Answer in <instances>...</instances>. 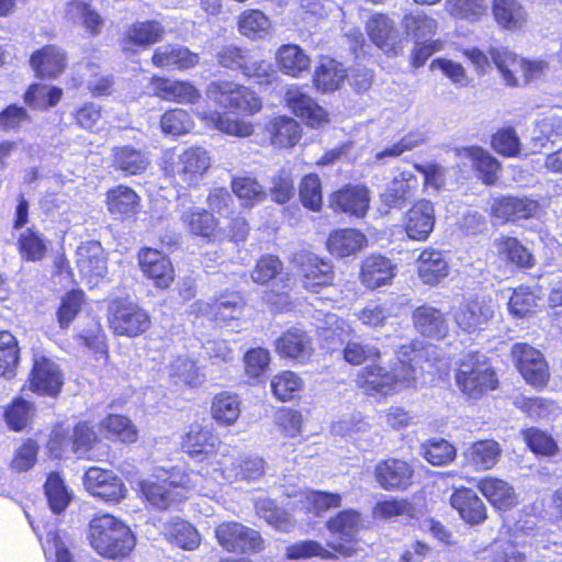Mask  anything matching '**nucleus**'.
Here are the masks:
<instances>
[{
	"mask_svg": "<svg viewBox=\"0 0 562 562\" xmlns=\"http://www.w3.org/2000/svg\"><path fill=\"white\" fill-rule=\"evenodd\" d=\"M419 350L415 341L401 345L395 351V361L387 368L379 363L364 366L356 374V386L367 397L387 398L406 390L417 387V358Z\"/></svg>",
	"mask_w": 562,
	"mask_h": 562,
	"instance_id": "nucleus-1",
	"label": "nucleus"
},
{
	"mask_svg": "<svg viewBox=\"0 0 562 562\" xmlns=\"http://www.w3.org/2000/svg\"><path fill=\"white\" fill-rule=\"evenodd\" d=\"M198 474L179 467L160 469L138 482L137 495L147 507L158 512L170 510L189 499L196 488L193 476Z\"/></svg>",
	"mask_w": 562,
	"mask_h": 562,
	"instance_id": "nucleus-2",
	"label": "nucleus"
},
{
	"mask_svg": "<svg viewBox=\"0 0 562 562\" xmlns=\"http://www.w3.org/2000/svg\"><path fill=\"white\" fill-rule=\"evenodd\" d=\"M88 541L99 557L110 561L127 559L136 547L131 527L109 513H98L90 519Z\"/></svg>",
	"mask_w": 562,
	"mask_h": 562,
	"instance_id": "nucleus-3",
	"label": "nucleus"
},
{
	"mask_svg": "<svg viewBox=\"0 0 562 562\" xmlns=\"http://www.w3.org/2000/svg\"><path fill=\"white\" fill-rule=\"evenodd\" d=\"M454 382L468 400L479 401L501 386L497 369L479 351L467 352L454 370Z\"/></svg>",
	"mask_w": 562,
	"mask_h": 562,
	"instance_id": "nucleus-4",
	"label": "nucleus"
},
{
	"mask_svg": "<svg viewBox=\"0 0 562 562\" xmlns=\"http://www.w3.org/2000/svg\"><path fill=\"white\" fill-rule=\"evenodd\" d=\"M100 439L94 427L87 420L75 424L72 429L61 423L53 425L46 441V453L54 460L75 456L79 460H93V450Z\"/></svg>",
	"mask_w": 562,
	"mask_h": 562,
	"instance_id": "nucleus-5",
	"label": "nucleus"
},
{
	"mask_svg": "<svg viewBox=\"0 0 562 562\" xmlns=\"http://www.w3.org/2000/svg\"><path fill=\"white\" fill-rule=\"evenodd\" d=\"M211 167L209 153L199 146L189 147L181 153L167 150L160 162V170L175 188L189 190L195 188Z\"/></svg>",
	"mask_w": 562,
	"mask_h": 562,
	"instance_id": "nucleus-6",
	"label": "nucleus"
},
{
	"mask_svg": "<svg viewBox=\"0 0 562 562\" xmlns=\"http://www.w3.org/2000/svg\"><path fill=\"white\" fill-rule=\"evenodd\" d=\"M205 94L226 113L235 115L254 116L263 108L261 97L251 87L234 80L211 81L206 87Z\"/></svg>",
	"mask_w": 562,
	"mask_h": 562,
	"instance_id": "nucleus-7",
	"label": "nucleus"
},
{
	"mask_svg": "<svg viewBox=\"0 0 562 562\" xmlns=\"http://www.w3.org/2000/svg\"><path fill=\"white\" fill-rule=\"evenodd\" d=\"M106 324L114 336L137 338L153 325L151 317L143 306L130 296H116L106 306Z\"/></svg>",
	"mask_w": 562,
	"mask_h": 562,
	"instance_id": "nucleus-8",
	"label": "nucleus"
},
{
	"mask_svg": "<svg viewBox=\"0 0 562 562\" xmlns=\"http://www.w3.org/2000/svg\"><path fill=\"white\" fill-rule=\"evenodd\" d=\"M65 374L61 367L52 357L36 352L21 392L27 390L35 395L56 398L63 391Z\"/></svg>",
	"mask_w": 562,
	"mask_h": 562,
	"instance_id": "nucleus-9",
	"label": "nucleus"
},
{
	"mask_svg": "<svg viewBox=\"0 0 562 562\" xmlns=\"http://www.w3.org/2000/svg\"><path fill=\"white\" fill-rule=\"evenodd\" d=\"M214 537L223 551L228 553L258 554L266 549L261 533L236 520L218 522Z\"/></svg>",
	"mask_w": 562,
	"mask_h": 562,
	"instance_id": "nucleus-10",
	"label": "nucleus"
},
{
	"mask_svg": "<svg viewBox=\"0 0 562 562\" xmlns=\"http://www.w3.org/2000/svg\"><path fill=\"white\" fill-rule=\"evenodd\" d=\"M326 529L338 538L327 547L339 558H351L359 551L358 533L362 527L361 514L352 508L342 509L327 519Z\"/></svg>",
	"mask_w": 562,
	"mask_h": 562,
	"instance_id": "nucleus-11",
	"label": "nucleus"
},
{
	"mask_svg": "<svg viewBox=\"0 0 562 562\" xmlns=\"http://www.w3.org/2000/svg\"><path fill=\"white\" fill-rule=\"evenodd\" d=\"M180 450L196 462H210L216 458L222 439L211 423L193 422L180 437Z\"/></svg>",
	"mask_w": 562,
	"mask_h": 562,
	"instance_id": "nucleus-12",
	"label": "nucleus"
},
{
	"mask_svg": "<svg viewBox=\"0 0 562 562\" xmlns=\"http://www.w3.org/2000/svg\"><path fill=\"white\" fill-rule=\"evenodd\" d=\"M302 288L314 294L335 285L336 271L333 262L313 252H302L294 261Z\"/></svg>",
	"mask_w": 562,
	"mask_h": 562,
	"instance_id": "nucleus-13",
	"label": "nucleus"
},
{
	"mask_svg": "<svg viewBox=\"0 0 562 562\" xmlns=\"http://www.w3.org/2000/svg\"><path fill=\"white\" fill-rule=\"evenodd\" d=\"M217 65L229 70H238L247 79L258 85H271L273 71L271 65L263 59H252L246 49L228 45L216 53Z\"/></svg>",
	"mask_w": 562,
	"mask_h": 562,
	"instance_id": "nucleus-14",
	"label": "nucleus"
},
{
	"mask_svg": "<svg viewBox=\"0 0 562 562\" xmlns=\"http://www.w3.org/2000/svg\"><path fill=\"white\" fill-rule=\"evenodd\" d=\"M515 368L527 384L543 390L550 381L549 364L540 350L527 342H516L510 348Z\"/></svg>",
	"mask_w": 562,
	"mask_h": 562,
	"instance_id": "nucleus-15",
	"label": "nucleus"
},
{
	"mask_svg": "<svg viewBox=\"0 0 562 562\" xmlns=\"http://www.w3.org/2000/svg\"><path fill=\"white\" fill-rule=\"evenodd\" d=\"M378 485L387 492H404L417 483L416 465L404 458L387 457L380 460L373 469Z\"/></svg>",
	"mask_w": 562,
	"mask_h": 562,
	"instance_id": "nucleus-16",
	"label": "nucleus"
},
{
	"mask_svg": "<svg viewBox=\"0 0 562 562\" xmlns=\"http://www.w3.org/2000/svg\"><path fill=\"white\" fill-rule=\"evenodd\" d=\"M136 260L142 276L155 289L167 290L176 280V269L171 258L162 250L143 246L136 252Z\"/></svg>",
	"mask_w": 562,
	"mask_h": 562,
	"instance_id": "nucleus-17",
	"label": "nucleus"
},
{
	"mask_svg": "<svg viewBox=\"0 0 562 562\" xmlns=\"http://www.w3.org/2000/svg\"><path fill=\"white\" fill-rule=\"evenodd\" d=\"M540 212L539 201L529 195L504 194L492 199L488 215L505 225L536 218Z\"/></svg>",
	"mask_w": 562,
	"mask_h": 562,
	"instance_id": "nucleus-18",
	"label": "nucleus"
},
{
	"mask_svg": "<svg viewBox=\"0 0 562 562\" xmlns=\"http://www.w3.org/2000/svg\"><path fill=\"white\" fill-rule=\"evenodd\" d=\"M285 108L310 128H321L330 122L329 113L302 86H290L283 95Z\"/></svg>",
	"mask_w": 562,
	"mask_h": 562,
	"instance_id": "nucleus-19",
	"label": "nucleus"
},
{
	"mask_svg": "<svg viewBox=\"0 0 562 562\" xmlns=\"http://www.w3.org/2000/svg\"><path fill=\"white\" fill-rule=\"evenodd\" d=\"M166 30L157 20L135 21L127 25L119 37L121 52L132 57L165 38Z\"/></svg>",
	"mask_w": 562,
	"mask_h": 562,
	"instance_id": "nucleus-20",
	"label": "nucleus"
},
{
	"mask_svg": "<svg viewBox=\"0 0 562 562\" xmlns=\"http://www.w3.org/2000/svg\"><path fill=\"white\" fill-rule=\"evenodd\" d=\"M82 483L91 496L110 504L120 503L127 494L124 482L114 471L98 465L85 471Z\"/></svg>",
	"mask_w": 562,
	"mask_h": 562,
	"instance_id": "nucleus-21",
	"label": "nucleus"
},
{
	"mask_svg": "<svg viewBox=\"0 0 562 562\" xmlns=\"http://www.w3.org/2000/svg\"><path fill=\"white\" fill-rule=\"evenodd\" d=\"M488 54L494 65L502 74L506 85L510 87H516L518 85L515 70L520 69L525 82H529L532 79L538 78L544 69V63L519 58L507 48L492 47L488 49Z\"/></svg>",
	"mask_w": 562,
	"mask_h": 562,
	"instance_id": "nucleus-22",
	"label": "nucleus"
},
{
	"mask_svg": "<svg viewBox=\"0 0 562 562\" xmlns=\"http://www.w3.org/2000/svg\"><path fill=\"white\" fill-rule=\"evenodd\" d=\"M180 220L187 233L203 244L212 245L224 237L225 228L220 218L207 209L192 206L182 213Z\"/></svg>",
	"mask_w": 562,
	"mask_h": 562,
	"instance_id": "nucleus-23",
	"label": "nucleus"
},
{
	"mask_svg": "<svg viewBox=\"0 0 562 562\" xmlns=\"http://www.w3.org/2000/svg\"><path fill=\"white\" fill-rule=\"evenodd\" d=\"M328 207L336 214L363 218L370 209V191L364 184H344L329 193Z\"/></svg>",
	"mask_w": 562,
	"mask_h": 562,
	"instance_id": "nucleus-24",
	"label": "nucleus"
},
{
	"mask_svg": "<svg viewBox=\"0 0 562 562\" xmlns=\"http://www.w3.org/2000/svg\"><path fill=\"white\" fill-rule=\"evenodd\" d=\"M68 64L67 52L56 44H46L33 50L29 58L34 76L41 80L58 79L67 70Z\"/></svg>",
	"mask_w": 562,
	"mask_h": 562,
	"instance_id": "nucleus-25",
	"label": "nucleus"
},
{
	"mask_svg": "<svg viewBox=\"0 0 562 562\" xmlns=\"http://www.w3.org/2000/svg\"><path fill=\"white\" fill-rule=\"evenodd\" d=\"M262 135L274 149L289 150L301 142L303 128L296 119L286 114H278L263 124Z\"/></svg>",
	"mask_w": 562,
	"mask_h": 562,
	"instance_id": "nucleus-26",
	"label": "nucleus"
},
{
	"mask_svg": "<svg viewBox=\"0 0 562 562\" xmlns=\"http://www.w3.org/2000/svg\"><path fill=\"white\" fill-rule=\"evenodd\" d=\"M366 33L371 43L387 57L403 54V41L397 36L394 22L385 13L372 14L364 24Z\"/></svg>",
	"mask_w": 562,
	"mask_h": 562,
	"instance_id": "nucleus-27",
	"label": "nucleus"
},
{
	"mask_svg": "<svg viewBox=\"0 0 562 562\" xmlns=\"http://www.w3.org/2000/svg\"><path fill=\"white\" fill-rule=\"evenodd\" d=\"M274 351L281 359L306 364L314 353L313 338L302 328L290 327L276 339Z\"/></svg>",
	"mask_w": 562,
	"mask_h": 562,
	"instance_id": "nucleus-28",
	"label": "nucleus"
},
{
	"mask_svg": "<svg viewBox=\"0 0 562 562\" xmlns=\"http://www.w3.org/2000/svg\"><path fill=\"white\" fill-rule=\"evenodd\" d=\"M435 223V207L427 199L416 200L402 218L403 231L408 239L415 241H426L434 231Z\"/></svg>",
	"mask_w": 562,
	"mask_h": 562,
	"instance_id": "nucleus-29",
	"label": "nucleus"
},
{
	"mask_svg": "<svg viewBox=\"0 0 562 562\" xmlns=\"http://www.w3.org/2000/svg\"><path fill=\"white\" fill-rule=\"evenodd\" d=\"M77 268L87 283L97 285L108 273L105 251L99 240L81 243L77 249Z\"/></svg>",
	"mask_w": 562,
	"mask_h": 562,
	"instance_id": "nucleus-30",
	"label": "nucleus"
},
{
	"mask_svg": "<svg viewBox=\"0 0 562 562\" xmlns=\"http://www.w3.org/2000/svg\"><path fill=\"white\" fill-rule=\"evenodd\" d=\"M397 272L396 265L386 256L373 252L363 258L359 268V281L370 291L390 285Z\"/></svg>",
	"mask_w": 562,
	"mask_h": 562,
	"instance_id": "nucleus-31",
	"label": "nucleus"
},
{
	"mask_svg": "<svg viewBox=\"0 0 562 562\" xmlns=\"http://www.w3.org/2000/svg\"><path fill=\"white\" fill-rule=\"evenodd\" d=\"M449 503L465 525L479 526L488 518L486 505L471 487L454 488L450 494Z\"/></svg>",
	"mask_w": 562,
	"mask_h": 562,
	"instance_id": "nucleus-32",
	"label": "nucleus"
},
{
	"mask_svg": "<svg viewBox=\"0 0 562 562\" xmlns=\"http://www.w3.org/2000/svg\"><path fill=\"white\" fill-rule=\"evenodd\" d=\"M494 310L490 301L479 296L465 300L453 314L457 326L467 334L484 329L493 318Z\"/></svg>",
	"mask_w": 562,
	"mask_h": 562,
	"instance_id": "nucleus-33",
	"label": "nucleus"
},
{
	"mask_svg": "<svg viewBox=\"0 0 562 562\" xmlns=\"http://www.w3.org/2000/svg\"><path fill=\"white\" fill-rule=\"evenodd\" d=\"M150 85L154 95L164 101L194 104L201 99L199 89L188 80H172L162 76H153Z\"/></svg>",
	"mask_w": 562,
	"mask_h": 562,
	"instance_id": "nucleus-34",
	"label": "nucleus"
},
{
	"mask_svg": "<svg viewBox=\"0 0 562 562\" xmlns=\"http://www.w3.org/2000/svg\"><path fill=\"white\" fill-rule=\"evenodd\" d=\"M412 323L415 330L429 340L441 341L449 335V324L445 314L427 304L413 311Z\"/></svg>",
	"mask_w": 562,
	"mask_h": 562,
	"instance_id": "nucleus-35",
	"label": "nucleus"
},
{
	"mask_svg": "<svg viewBox=\"0 0 562 562\" xmlns=\"http://www.w3.org/2000/svg\"><path fill=\"white\" fill-rule=\"evenodd\" d=\"M150 164L149 153L131 144L117 145L111 149V167L124 176L143 175Z\"/></svg>",
	"mask_w": 562,
	"mask_h": 562,
	"instance_id": "nucleus-36",
	"label": "nucleus"
},
{
	"mask_svg": "<svg viewBox=\"0 0 562 562\" xmlns=\"http://www.w3.org/2000/svg\"><path fill=\"white\" fill-rule=\"evenodd\" d=\"M457 156L467 158L477 179L485 186H494L499 179L502 164L485 148L476 145L457 149Z\"/></svg>",
	"mask_w": 562,
	"mask_h": 562,
	"instance_id": "nucleus-37",
	"label": "nucleus"
},
{
	"mask_svg": "<svg viewBox=\"0 0 562 562\" xmlns=\"http://www.w3.org/2000/svg\"><path fill=\"white\" fill-rule=\"evenodd\" d=\"M151 64L159 69L189 70L200 64V55L189 47L167 44L157 47L150 57Z\"/></svg>",
	"mask_w": 562,
	"mask_h": 562,
	"instance_id": "nucleus-38",
	"label": "nucleus"
},
{
	"mask_svg": "<svg viewBox=\"0 0 562 562\" xmlns=\"http://www.w3.org/2000/svg\"><path fill=\"white\" fill-rule=\"evenodd\" d=\"M139 194L127 184H117L105 192L106 211L117 220L134 218L139 213Z\"/></svg>",
	"mask_w": 562,
	"mask_h": 562,
	"instance_id": "nucleus-39",
	"label": "nucleus"
},
{
	"mask_svg": "<svg viewBox=\"0 0 562 562\" xmlns=\"http://www.w3.org/2000/svg\"><path fill=\"white\" fill-rule=\"evenodd\" d=\"M319 348L327 355L340 352L353 334L351 325L335 314L326 316L324 325L316 330Z\"/></svg>",
	"mask_w": 562,
	"mask_h": 562,
	"instance_id": "nucleus-40",
	"label": "nucleus"
},
{
	"mask_svg": "<svg viewBox=\"0 0 562 562\" xmlns=\"http://www.w3.org/2000/svg\"><path fill=\"white\" fill-rule=\"evenodd\" d=\"M247 306L244 294L239 291H225L214 297L206 307L209 317L220 324L239 319Z\"/></svg>",
	"mask_w": 562,
	"mask_h": 562,
	"instance_id": "nucleus-41",
	"label": "nucleus"
},
{
	"mask_svg": "<svg viewBox=\"0 0 562 562\" xmlns=\"http://www.w3.org/2000/svg\"><path fill=\"white\" fill-rule=\"evenodd\" d=\"M417 274L426 285H437L450 273V266L443 252L434 248L425 247L416 260Z\"/></svg>",
	"mask_w": 562,
	"mask_h": 562,
	"instance_id": "nucleus-42",
	"label": "nucleus"
},
{
	"mask_svg": "<svg viewBox=\"0 0 562 562\" xmlns=\"http://www.w3.org/2000/svg\"><path fill=\"white\" fill-rule=\"evenodd\" d=\"M475 486L495 509L507 510L517 505V495L514 487L501 477L483 476L477 480Z\"/></svg>",
	"mask_w": 562,
	"mask_h": 562,
	"instance_id": "nucleus-43",
	"label": "nucleus"
},
{
	"mask_svg": "<svg viewBox=\"0 0 562 562\" xmlns=\"http://www.w3.org/2000/svg\"><path fill=\"white\" fill-rule=\"evenodd\" d=\"M295 496L299 497L300 510L315 518L323 517L330 509L339 508L342 503L339 493L323 490H300Z\"/></svg>",
	"mask_w": 562,
	"mask_h": 562,
	"instance_id": "nucleus-44",
	"label": "nucleus"
},
{
	"mask_svg": "<svg viewBox=\"0 0 562 562\" xmlns=\"http://www.w3.org/2000/svg\"><path fill=\"white\" fill-rule=\"evenodd\" d=\"M418 178L411 171H402L380 194V201L386 209H402L414 196L418 188Z\"/></svg>",
	"mask_w": 562,
	"mask_h": 562,
	"instance_id": "nucleus-45",
	"label": "nucleus"
},
{
	"mask_svg": "<svg viewBox=\"0 0 562 562\" xmlns=\"http://www.w3.org/2000/svg\"><path fill=\"white\" fill-rule=\"evenodd\" d=\"M494 247L498 259L507 266L527 270L536 265L532 252L517 237L502 235L495 239Z\"/></svg>",
	"mask_w": 562,
	"mask_h": 562,
	"instance_id": "nucleus-46",
	"label": "nucleus"
},
{
	"mask_svg": "<svg viewBox=\"0 0 562 562\" xmlns=\"http://www.w3.org/2000/svg\"><path fill=\"white\" fill-rule=\"evenodd\" d=\"M501 443L494 439H477L463 452L465 462L475 471H488L502 457Z\"/></svg>",
	"mask_w": 562,
	"mask_h": 562,
	"instance_id": "nucleus-47",
	"label": "nucleus"
},
{
	"mask_svg": "<svg viewBox=\"0 0 562 562\" xmlns=\"http://www.w3.org/2000/svg\"><path fill=\"white\" fill-rule=\"evenodd\" d=\"M491 13L496 25L509 32L521 30L528 21L527 10L519 0H492Z\"/></svg>",
	"mask_w": 562,
	"mask_h": 562,
	"instance_id": "nucleus-48",
	"label": "nucleus"
},
{
	"mask_svg": "<svg viewBox=\"0 0 562 562\" xmlns=\"http://www.w3.org/2000/svg\"><path fill=\"white\" fill-rule=\"evenodd\" d=\"M103 437L112 442L132 445L138 440V429L124 414H106L99 423Z\"/></svg>",
	"mask_w": 562,
	"mask_h": 562,
	"instance_id": "nucleus-49",
	"label": "nucleus"
},
{
	"mask_svg": "<svg viewBox=\"0 0 562 562\" xmlns=\"http://www.w3.org/2000/svg\"><path fill=\"white\" fill-rule=\"evenodd\" d=\"M367 244L366 235L357 228H336L329 233L326 240L327 250L340 258L360 251Z\"/></svg>",
	"mask_w": 562,
	"mask_h": 562,
	"instance_id": "nucleus-50",
	"label": "nucleus"
},
{
	"mask_svg": "<svg viewBox=\"0 0 562 562\" xmlns=\"http://www.w3.org/2000/svg\"><path fill=\"white\" fill-rule=\"evenodd\" d=\"M347 78V71L342 64L336 59L323 56L313 74V85L318 91L333 92L340 88Z\"/></svg>",
	"mask_w": 562,
	"mask_h": 562,
	"instance_id": "nucleus-51",
	"label": "nucleus"
},
{
	"mask_svg": "<svg viewBox=\"0 0 562 562\" xmlns=\"http://www.w3.org/2000/svg\"><path fill=\"white\" fill-rule=\"evenodd\" d=\"M277 66L283 74L297 78L310 69L311 59L296 44H283L276 54Z\"/></svg>",
	"mask_w": 562,
	"mask_h": 562,
	"instance_id": "nucleus-52",
	"label": "nucleus"
},
{
	"mask_svg": "<svg viewBox=\"0 0 562 562\" xmlns=\"http://www.w3.org/2000/svg\"><path fill=\"white\" fill-rule=\"evenodd\" d=\"M48 241L34 226L25 228L16 238V250L24 261H42L48 252Z\"/></svg>",
	"mask_w": 562,
	"mask_h": 562,
	"instance_id": "nucleus-53",
	"label": "nucleus"
},
{
	"mask_svg": "<svg viewBox=\"0 0 562 562\" xmlns=\"http://www.w3.org/2000/svg\"><path fill=\"white\" fill-rule=\"evenodd\" d=\"M211 416L222 426L235 425L240 416L238 395L229 391L216 393L211 402Z\"/></svg>",
	"mask_w": 562,
	"mask_h": 562,
	"instance_id": "nucleus-54",
	"label": "nucleus"
},
{
	"mask_svg": "<svg viewBox=\"0 0 562 562\" xmlns=\"http://www.w3.org/2000/svg\"><path fill=\"white\" fill-rule=\"evenodd\" d=\"M165 537L170 543L188 551L198 549L201 543L198 529L191 522L180 518L166 522Z\"/></svg>",
	"mask_w": 562,
	"mask_h": 562,
	"instance_id": "nucleus-55",
	"label": "nucleus"
},
{
	"mask_svg": "<svg viewBox=\"0 0 562 562\" xmlns=\"http://www.w3.org/2000/svg\"><path fill=\"white\" fill-rule=\"evenodd\" d=\"M64 91L58 86H47L41 82H32L25 89L22 99L30 109L47 110L56 106Z\"/></svg>",
	"mask_w": 562,
	"mask_h": 562,
	"instance_id": "nucleus-56",
	"label": "nucleus"
},
{
	"mask_svg": "<svg viewBox=\"0 0 562 562\" xmlns=\"http://www.w3.org/2000/svg\"><path fill=\"white\" fill-rule=\"evenodd\" d=\"M200 119L211 124L217 131L231 136L248 137L255 132V126L251 122L228 117L226 113L217 111L203 112L200 114Z\"/></svg>",
	"mask_w": 562,
	"mask_h": 562,
	"instance_id": "nucleus-57",
	"label": "nucleus"
},
{
	"mask_svg": "<svg viewBox=\"0 0 562 562\" xmlns=\"http://www.w3.org/2000/svg\"><path fill=\"white\" fill-rule=\"evenodd\" d=\"M35 415V406L22 396H15L4 407L3 419L8 428L20 432L29 427Z\"/></svg>",
	"mask_w": 562,
	"mask_h": 562,
	"instance_id": "nucleus-58",
	"label": "nucleus"
},
{
	"mask_svg": "<svg viewBox=\"0 0 562 562\" xmlns=\"http://www.w3.org/2000/svg\"><path fill=\"white\" fill-rule=\"evenodd\" d=\"M87 304V295L82 289H70L60 297L56 310V321L60 329H67Z\"/></svg>",
	"mask_w": 562,
	"mask_h": 562,
	"instance_id": "nucleus-59",
	"label": "nucleus"
},
{
	"mask_svg": "<svg viewBox=\"0 0 562 562\" xmlns=\"http://www.w3.org/2000/svg\"><path fill=\"white\" fill-rule=\"evenodd\" d=\"M20 346L18 338L7 329L0 330V376L13 379L20 364Z\"/></svg>",
	"mask_w": 562,
	"mask_h": 562,
	"instance_id": "nucleus-60",
	"label": "nucleus"
},
{
	"mask_svg": "<svg viewBox=\"0 0 562 562\" xmlns=\"http://www.w3.org/2000/svg\"><path fill=\"white\" fill-rule=\"evenodd\" d=\"M48 506L54 514H61L70 504L72 496L58 471L47 474L43 485Z\"/></svg>",
	"mask_w": 562,
	"mask_h": 562,
	"instance_id": "nucleus-61",
	"label": "nucleus"
},
{
	"mask_svg": "<svg viewBox=\"0 0 562 562\" xmlns=\"http://www.w3.org/2000/svg\"><path fill=\"white\" fill-rule=\"evenodd\" d=\"M299 200L302 206L313 213L323 210V184L316 172L304 175L299 183Z\"/></svg>",
	"mask_w": 562,
	"mask_h": 562,
	"instance_id": "nucleus-62",
	"label": "nucleus"
},
{
	"mask_svg": "<svg viewBox=\"0 0 562 562\" xmlns=\"http://www.w3.org/2000/svg\"><path fill=\"white\" fill-rule=\"evenodd\" d=\"M402 29L407 37L416 41L431 40L437 32V21L427 13L408 12L402 18Z\"/></svg>",
	"mask_w": 562,
	"mask_h": 562,
	"instance_id": "nucleus-63",
	"label": "nucleus"
},
{
	"mask_svg": "<svg viewBox=\"0 0 562 562\" xmlns=\"http://www.w3.org/2000/svg\"><path fill=\"white\" fill-rule=\"evenodd\" d=\"M231 189L246 207H252L267 199V191L255 177H233Z\"/></svg>",
	"mask_w": 562,
	"mask_h": 562,
	"instance_id": "nucleus-64",
	"label": "nucleus"
}]
</instances>
